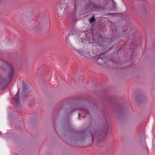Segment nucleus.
I'll return each instance as SVG.
<instances>
[{"instance_id": "423d86ee", "label": "nucleus", "mask_w": 155, "mask_h": 155, "mask_svg": "<svg viewBox=\"0 0 155 155\" xmlns=\"http://www.w3.org/2000/svg\"><path fill=\"white\" fill-rule=\"evenodd\" d=\"M27 88V87L26 86H24L23 88V91H25Z\"/></svg>"}, {"instance_id": "7ed1b4c3", "label": "nucleus", "mask_w": 155, "mask_h": 155, "mask_svg": "<svg viewBox=\"0 0 155 155\" xmlns=\"http://www.w3.org/2000/svg\"><path fill=\"white\" fill-rule=\"evenodd\" d=\"M100 58H99L97 60V62L98 63L100 64H102L104 63V59L105 58L103 54H102L100 55Z\"/></svg>"}, {"instance_id": "f257e3e1", "label": "nucleus", "mask_w": 155, "mask_h": 155, "mask_svg": "<svg viewBox=\"0 0 155 155\" xmlns=\"http://www.w3.org/2000/svg\"><path fill=\"white\" fill-rule=\"evenodd\" d=\"M2 62V61L0 59V68H1V64ZM6 74L7 76L5 79L3 78L0 75V85L5 83L6 81H9L11 78L13 74V68L11 66H8Z\"/></svg>"}, {"instance_id": "20e7f679", "label": "nucleus", "mask_w": 155, "mask_h": 155, "mask_svg": "<svg viewBox=\"0 0 155 155\" xmlns=\"http://www.w3.org/2000/svg\"><path fill=\"white\" fill-rule=\"evenodd\" d=\"M99 132L98 131H95V132H93L91 133V137L92 138V140L93 141L95 140V137H96L97 138V137Z\"/></svg>"}, {"instance_id": "f03ea898", "label": "nucleus", "mask_w": 155, "mask_h": 155, "mask_svg": "<svg viewBox=\"0 0 155 155\" xmlns=\"http://www.w3.org/2000/svg\"><path fill=\"white\" fill-rule=\"evenodd\" d=\"M14 101L17 106L20 104L19 91H18L16 94L15 97H14Z\"/></svg>"}, {"instance_id": "39448f33", "label": "nucleus", "mask_w": 155, "mask_h": 155, "mask_svg": "<svg viewBox=\"0 0 155 155\" xmlns=\"http://www.w3.org/2000/svg\"><path fill=\"white\" fill-rule=\"evenodd\" d=\"M89 21L91 23L95 21L94 15H93V17L89 19Z\"/></svg>"}]
</instances>
